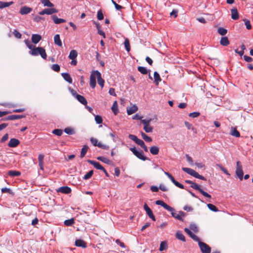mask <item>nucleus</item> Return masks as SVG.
<instances>
[{
  "label": "nucleus",
  "instance_id": "10",
  "mask_svg": "<svg viewBox=\"0 0 253 253\" xmlns=\"http://www.w3.org/2000/svg\"><path fill=\"white\" fill-rule=\"evenodd\" d=\"M144 209L146 211L148 216L151 218L153 221L156 220V218L155 216L154 215L152 210L149 208L148 205L146 204H145L144 205Z\"/></svg>",
  "mask_w": 253,
  "mask_h": 253
},
{
  "label": "nucleus",
  "instance_id": "4",
  "mask_svg": "<svg viewBox=\"0 0 253 253\" xmlns=\"http://www.w3.org/2000/svg\"><path fill=\"white\" fill-rule=\"evenodd\" d=\"M198 245L201 249L202 253H210L211 252V248L206 243L201 241L198 242Z\"/></svg>",
  "mask_w": 253,
  "mask_h": 253
},
{
  "label": "nucleus",
  "instance_id": "62",
  "mask_svg": "<svg viewBox=\"0 0 253 253\" xmlns=\"http://www.w3.org/2000/svg\"><path fill=\"white\" fill-rule=\"evenodd\" d=\"M112 3L114 4L115 8L117 10H120L122 8V6L118 4H117L114 0H111Z\"/></svg>",
  "mask_w": 253,
  "mask_h": 253
},
{
  "label": "nucleus",
  "instance_id": "54",
  "mask_svg": "<svg viewBox=\"0 0 253 253\" xmlns=\"http://www.w3.org/2000/svg\"><path fill=\"white\" fill-rule=\"evenodd\" d=\"M244 21L245 22V24L246 26V28L248 30H250L252 29V26L250 24V21L247 20V19H244Z\"/></svg>",
  "mask_w": 253,
  "mask_h": 253
},
{
  "label": "nucleus",
  "instance_id": "1",
  "mask_svg": "<svg viewBox=\"0 0 253 253\" xmlns=\"http://www.w3.org/2000/svg\"><path fill=\"white\" fill-rule=\"evenodd\" d=\"M185 182L187 183L190 184L191 185H190L191 187H192V188H193L195 190L199 191L205 197L209 198H211V196L210 194H209L208 193H207L206 192L200 188V186L199 185H198L197 183H196L191 180H186L185 181Z\"/></svg>",
  "mask_w": 253,
  "mask_h": 253
},
{
  "label": "nucleus",
  "instance_id": "50",
  "mask_svg": "<svg viewBox=\"0 0 253 253\" xmlns=\"http://www.w3.org/2000/svg\"><path fill=\"white\" fill-rule=\"evenodd\" d=\"M64 132L68 134H73L74 133V129L71 127H66L64 129Z\"/></svg>",
  "mask_w": 253,
  "mask_h": 253
},
{
  "label": "nucleus",
  "instance_id": "26",
  "mask_svg": "<svg viewBox=\"0 0 253 253\" xmlns=\"http://www.w3.org/2000/svg\"><path fill=\"white\" fill-rule=\"evenodd\" d=\"M230 134L231 135L235 136L236 137H239L240 136V133L237 130V129L236 127H231Z\"/></svg>",
  "mask_w": 253,
  "mask_h": 253
},
{
  "label": "nucleus",
  "instance_id": "60",
  "mask_svg": "<svg viewBox=\"0 0 253 253\" xmlns=\"http://www.w3.org/2000/svg\"><path fill=\"white\" fill-rule=\"evenodd\" d=\"M25 42L26 44V45L28 47L29 49L31 50L33 48V47H34V45L31 44L30 42L28 40H25Z\"/></svg>",
  "mask_w": 253,
  "mask_h": 253
},
{
  "label": "nucleus",
  "instance_id": "31",
  "mask_svg": "<svg viewBox=\"0 0 253 253\" xmlns=\"http://www.w3.org/2000/svg\"><path fill=\"white\" fill-rule=\"evenodd\" d=\"M8 174L12 177L18 176L21 174L20 172L16 170H10L8 172Z\"/></svg>",
  "mask_w": 253,
  "mask_h": 253
},
{
  "label": "nucleus",
  "instance_id": "22",
  "mask_svg": "<svg viewBox=\"0 0 253 253\" xmlns=\"http://www.w3.org/2000/svg\"><path fill=\"white\" fill-rule=\"evenodd\" d=\"M62 76L64 79L70 84L72 83V79L70 75L68 73H62Z\"/></svg>",
  "mask_w": 253,
  "mask_h": 253
},
{
  "label": "nucleus",
  "instance_id": "33",
  "mask_svg": "<svg viewBox=\"0 0 253 253\" xmlns=\"http://www.w3.org/2000/svg\"><path fill=\"white\" fill-rule=\"evenodd\" d=\"M176 237L179 240H181L183 242H185V238L184 236L180 231L176 232Z\"/></svg>",
  "mask_w": 253,
  "mask_h": 253
},
{
  "label": "nucleus",
  "instance_id": "6",
  "mask_svg": "<svg viewBox=\"0 0 253 253\" xmlns=\"http://www.w3.org/2000/svg\"><path fill=\"white\" fill-rule=\"evenodd\" d=\"M130 150L133 153V154L136 156L138 158L145 161L147 159L145 157H144L143 155V152L142 151H138L135 149V148H130Z\"/></svg>",
  "mask_w": 253,
  "mask_h": 253
},
{
  "label": "nucleus",
  "instance_id": "29",
  "mask_svg": "<svg viewBox=\"0 0 253 253\" xmlns=\"http://www.w3.org/2000/svg\"><path fill=\"white\" fill-rule=\"evenodd\" d=\"M97 159L98 160L102 161V162H103L105 164H111V161L110 160H109L108 159H107L104 157H102V156L98 157L97 158Z\"/></svg>",
  "mask_w": 253,
  "mask_h": 253
},
{
  "label": "nucleus",
  "instance_id": "53",
  "mask_svg": "<svg viewBox=\"0 0 253 253\" xmlns=\"http://www.w3.org/2000/svg\"><path fill=\"white\" fill-rule=\"evenodd\" d=\"M190 229L195 233L198 232V228L195 224H191L190 225Z\"/></svg>",
  "mask_w": 253,
  "mask_h": 253
},
{
  "label": "nucleus",
  "instance_id": "44",
  "mask_svg": "<svg viewBox=\"0 0 253 253\" xmlns=\"http://www.w3.org/2000/svg\"><path fill=\"white\" fill-rule=\"evenodd\" d=\"M207 206H208V208L212 211H213L215 212L218 211V210L217 209V208L214 205H213L211 204H208L207 205Z\"/></svg>",
  "mask_w": 253,
  "mask_h": 253
},
{
  "label": "nucleus",
  "instance_id": "39",
  "mask_svg": "<svg viewBox=\"0 0 253 253\" xmlns=\"http://www.w3.org/2000/svg\"><path fill=\"white\" fill-rule=\"evenodd\" d=\"M217 32L220 35L224 36L227 34V31L226 29H224V28L219 27L217 29Z\"/></svg>",
  "mask_w": 253,
  "mask_h": 253
},
{
  "label": "nucleus",
  "instance_id": "56",
  "mask_svg": "<svg viewBox=\"0 0 253 253\" xmlns=\"http://www.w3.org/2000/svg\"><path fill=\"white\" fill-rule=\"evenodd\" d=\"M13 34L16 38L20 39L21 38V34L16 30L13 31Z\"/></svg>",
  "mask_w": 253,
  "mask_h": 253
},
{
  "label": "nucleus",
  "instance_id": "61",
  "mask_svg": "<svg viewBox=\"0 0 253 253\" xmlns=\"http://www.w3.org/2000/svg\"><path fill=\"white\" fill-rule=\"evenodd\" d=\"M90 141L93 144V145L95 146H96L98 143V140L94 138H91Z\"/></svg>",
  "mask_w": 253,
  "mask_h": 253
},
{
  "label": "nucleus",
  "instance_id": "9",
  "mask_svg": "<svg viewBox=\"0 0 253 253\" xmlns=\"http://www.w3.org/2000/svg\"><path fill=\"white\" fill-rule=\"evenodd\" d=\"M94 74H95V75L96 76V78L97 79V83L98 84L100 85L101 88H103L104 86V81L101 78L100 73L98 71L96 70L94 71Z\"/></svg>",
  "mask_w": 253,
  "mask_h": 253
},
{
  "label": "nucleus",
  "instance_id": "8",
  "mask_svg": "<svg viewBox=\"0 0 253 253\" xmlns=\"http://www.w3.org/2000/svg\"><path fill=\"white\" fill-rule=\"evenodd\" d=\"M165 174L168 176V177L170 179V180L172 181V182L177 187L181 188V189H184V186L182 184L179 183L178 181H176L174 177L172 176L171 174L169 173L168 172H165Z\"/></svg>",
  "mask_w": 253,
  "mask_h": 253
},
{
  "label": "nucleus",
  "instance_id": "40",
  "mask_svg": "<svg viewBox=\"0 0 253 253\" xmlns=\"http://www.w3.org/2000/svg\"><path fill=\"white\" fill-rule=\"evenodd\" d=\"M124 45L125 48L127 52H129L130 50V46L129 44V41L128 39H126L124 42Z\"/></svg>",
  "mask_w": 253,
  "mask_h": 253
},
{
  "label": "nucleus",
  "instance_id": "51",
  "mask_svg": "<svg viewBox=\"0 0 253 253\" xmlns=\"http://www.w3.org/2000/svg\"><path fill=\"white\" fill-rule=\"evenodd\" d=\"M51 68L53 71H54L55 72H59L60 69L59 65L57 64H53L51 66Z\"/></svg>",
  "mask_w": 253,
  "mask_h": 253
},
{
  "label": "nucleus",
  "instance_id": "36",
  "mask_svg": "<svg viewBox=\"0 0 253 253\" xmlns=\"http://www.w3.org/2000/svg\"><path fill=\"white\" fill-rule=\"evenodd\" d=\"M154 78L155 82H156V84L158 85L159 83L161 81V79L159 74L157 72H155L154 73Z\"/></svg>",
  "mask_w": 253,
  "mask_h": 253
},
{
  "label": "nucleus",
  "instance_id": "64",
  "mask_svg": "<svg viewBox=\"0 0 253 253\" xmlns=\"http://www.w3.org/2000/svg\"><path fill=\"white\" fill-rule=\"evenodd\" d=\"M128 138L129 139H131L132 140L134 141L135 142L138 139V138L136 137V136L133 135V134H129L128 135Z\"/></svg>",
  "mask_w": 253,
  "mask_h": 253
},
{
  "label": "nucleus",
  "instance_id": "43",
  "mask_svg": "<svg viewBox=\"0 0 253 253\" xmlns=\"http://www.w3.org/2000/svg\"><path fill=\"white\" fill-rule=\"evenodd\" d=\"M41 51H40V54L42 57L44 59H46L47 58V55L45 52V49L41 47Z\"/></svg>",
  "mask_w": 253,
  "mask_h": 253
},
{
  "label": "nucleus",
  "instance_id": "21",
  "mask_svg": "<svg viewBox=\"0 0 253 253\" xmlns=\"http://www.w3.org/2000/svg\"><path fill=\"white\" fill-rule=\"evenodd\" d=\"M220 43L223 46H227L229 44L230 42L227 37H223L221 38Z\"/></svg>",
  "mask_w": 253,
  "mask_h": 253
},
{
  "label": "nucleus",
  "instance_id": "52",
  "mask_svg": "<svg viewBox=\"0 0 253 253\" xmlns=\"http://www.w3.org/2000/svg\"><path fill=\"white\" fill-rule=\"evenodd\" d=\"M53 133L57 135L61 136L63 133V131L61 129H55L52 131Z\"/></svg>",
  "mask_w": 253,
  "mask_h": 253
},
{
  "label": "nucleus",
  "instance_id": "11",
  "mask_svg": "<svg viewBox=\"0 0 253 253\" xmlns=\"http://www.w3.org/2000/svg\"><path fill=\"white\" fill-rule=\"evenodd\" d=\"M184 231L195 241L198 242L200 241L199 238L196 235L193 234L188 228H185L184 229Z\"/></svg>",
  "mask_w": 253,
  "mask_h": 253
},
{
  "label": "nucleus",
  "instance_id": "24",
  "mask_svg": "<svg viewBox=\"0 0 253 253\" xmlns=\"http://www.w3.org/2000/svg\"><path fill=\"white\" fill-rule=\"evenodd\" d=\"M75 245L77 247H81L83 248L86 247L85 242L84 241L81 239H78L76 241Z\"/></svg>",
  "mask_w": 253,
  "mask_h": 253
},
{
  "label": "nucleus",
  "instance_id": "34",
  "mask_svg": "<svg viewBox=\"0 0 253 253\" xmlns=\"http://www.w3.org/2000/svg\"><path fill=\"white\" fill-rule=\"evenodd\" d=\"M87 150H88V146L85 145H84L83 146V148L82 149V150L81 152L80 157L81 158H83L85 156V155L86 154V153L87 151Z\"/></svg>",
  "mask_w": 253,
  "mask_h": 253
},
{
  "label": "nucleus",
  "instance_id": "48",
  "mask_svg": "<svg viewBox=\"0 0 253 253\" xmlns=\"http://www.w3.org/2000/svg\"><path fill=\"white\" fill-rule=\"evenodd\" d=\"M11 120H17V119H20L23 118H24L25 116L23 115H11Z\"/></svg>",
  "mask_w": 253,
  "mask_h": 253
},
{
  "label": "nucleus",
  "instance_id": "63",
  "mask_svg": "<svg viewBox=\"0 0 253 253\" xmlns=\"http://www.w3.org/2000/svg\"><path fill=\"white\" fill-rule=\"evenodd\" d=\"M116 243L118 244H119L122 248H125L126 246L125 245L124 243L121 242V241L119 239H117L116 240Z\"/></svg>",
  "mask_w": 253,
  "mask_h": 253
},
{
  "label": "nucleus",
  "instance_id": "19",
  "mask_svg": "<svg viewBox=\"0 0 253 253\" xmlns=\"http://www.w3.org/2000/svg\"><path fill=\"white\" fill-rule=\"evenodd\" d=\"M40 49L41 47H36L35 46H34V47H33L29 51V53L33 56H37L40 54V51H41Z\"/></svg>",
  "mask_w": 253,
  "mask_h": 253
},
{
  "label": "nucleus",
  "instance_id": "18",
  "mask_svg": "<svg viewBox=\"0 0 253 253\" xmlns=\"http://www.w3.org/2000/svg\"><path fill=\"white\" fill-rule=\"evenodd\" d=\"M42 39V37L39 34H33L32 36V42L35 44L38 43Z\"/></svg>",
  "mask_w": 253,
  "mask_h": 253
},
{
  "label": "nucleus",
  "instance_id": "12",
  "mask_svg": "<svg viewBox=\"0 0 253 253\" xmlns=\"http://www.w3.org/2000/svg\"><path fill=\"white\" fill-rule=\"evenodd\" d=\"M156 204L157 205H160L168 211H172V208L166 204L164 201L162 200H157L156 201Z\"/></svg>",
  "mask_w": 253,
  "mask_h": 253
},
{
  "label": "nucleus",
  "instance_id": "28",
  "mask_svg": "<svg viewBox=\"0 0 253 253\" xmlns=\"http://www.w3.org/2000/svg\"><path fill=\"white\" fill-rule=\"evenodd\" d=\"M54 43L59 46H62V43L60 39V36L58 34L56 35L54 37Z\"/></svg>",
  "mask_w": 253,
  "mask_h": 253
},
{
  "label": "nucleus",
  "instance_id": "20",
  "mask_svg": "<svg viewBox=\"0 0 253 253\" xmlns=\"http://www.w3.org/2000/svg\"><path fill=\"white\" fill-rule=\"evenodd\" d=\"M137 110V107L135 105H133V106L127 108V113L128 115H130L135 113Z\"/></svg>",
  "mask_w": 253,
  "mask_h": 253
},
{
  "label": "nucleus",
  "instance_id": "45",
  "mask_svg": "<svg viewBox=\"0 0 253 253\" xmlns=\"http://www.w3.org/2000/svg\"><path fill=\"white\" fill-rule=\"evenodd\" d=\"M138 70L142 74L145 75L147 73V70L145 67L139 66Z\"/></svg>",
  "mask_w": 253,
  "mask_h": 253
},
{
  "label": "nucleus",
  "instance_id": "38",
  "mask_svg": "<svg viewBox=\"0 0 253 253\" xmlns=\"http://www.w3.org/2000/svg\"><path fill=\"white\" fill-rule=\"evenodd\" d=\"M13 3L12 1L6 2L0 1V8H3L11 5Z\"/></svg>",
  "mask_w": 253,
  "mask_h": 253
},
{
  "label": "nucleus",
  "instance_id": "7",
  "mask_svg": "<svg viewBox=\"0 0 253 253\" xmlns=\"http://www.w3.org/2000/svg\"><path fill=\"white\" fill-rule=\"evenodd\" d=\"M58 12L57 10L54 8H46L39 12L40 15H51Z\"/></svg>",
  "mask_w": 253,
  "mask_h": 253
},
{
  "label": "nucleus",
  "instance_id": "30",
  "mask_svg": "<svg viewBox=\"0 0 253 253\" xmlns=\"http://www.w3.org/2000/svg\"><path fill=\"white\" fill-rule=\"evenodd\" d=\"M77 55V52L75 50H72L70 52L69 58L72 60L75 59Z\"/></svg>",
  "mask_w": 253,
  "mask_h": 253
},
{
  "label": "nucleus",
  "instance_id": "2",
  "mask_svg": "<svg viewBox=\"0 0 253 253\" xmlns=\"http://www.w3.org/2000/svg\"><path fill=\"white\" fill-rule=\"evenodd\" d=\"M182 170L190 175L195 177V178H199L203 180H206V178L204 176L199 174L197 172L191 169L182 168Z\"/></svg>",
  "mask_w": 253,
  "mask_h": 253
},
{
  "label": "nucleus",
  "instance_id": "47",
  "mask_svg": "<svg viewBox=\"0 0 253 253\" xmlns=\"http://www.w3.org/2000/svg\"><path fill=\"white\" fill-rule=\"evenodd\" d=\"M224 173L228 175H230V173L228 172L227 170L224 168L220 164H217L216 165Z\"/></svg>",
  "mask_w": 253,
  "mask_h": 253
},
{
  "label": "nucleus",
  "instance_id": "23",
  "mask_svg": "<svg viewBox=\"0 0 253 253\" xmlns=\"http://www.w3.org/2000/svg\"><path fill=\"white\" fill-rule=\"evenodd\" d=\"M170 211L171 215L175 218H176L179 220H180V221L183 220V218L179 216V213H177L175 212V210L173 208H172V211Z\"/></svg>",
  "mask_w": 253,
  "mask_h": 253
},
{
  "label": "nucleus",
  "instance_id": "37",
  "mask_svg": "<svg viewBox=\"0 0 253 253\" xmlns=\"http://www.w3.org/2000/svg\"><path fill=\"white\" fill-rule=\"evenodd\" d=\"M141 136L142 137V138L146 142H150L152 141V138L148 136V135H147L145 133H144L143 132H141Z\"/></svg>",
  "mask_w": 253,
  "mask_h": 253
},
{
  "label": "nucleus",
  "instance_id": "35",
  "mask_svg": "<svg viewBox=\"0 0 253 253\" xmlns=\"http://www.w3.org/2000/svg\"><path fill=\"white\" fill-rule=\"evenodd\" d=\"M42 3L44 6L49 7H52L54 6V4L51 3L49 0H42Z\"/></svg>",
  "mask_w": 253,
  "mask_h": 253
},
{
  "label": "nucleus",
  "instance_id": "57",
  "mask_svg": "<svg viewBox=\"0 0 253 253\" xmlns=\"http://www.w3.org/2000/svg\"><path fill=\"white\" fill-rule=\"evenodd\" d=\"M200 114L199 112H195L190 113L189 116V117L194 118L198 117V116H200Z\"/></svg>",
  "mask_w": 253,
  "mask_h": 253
},
{
  "label": "nucleus",
  "instance_id": "15",
  "mask_svg": "<svg viewBox=\"0 0 253 253\" xmlns=\"http://www.w3.org/2000/svg\"><path fill=\"white\" fill-rule=\"evenodd\" d=\"M87 162L92 165L96 169L103 170L104 169L98 162L92 160H87Z\"/></svg>",
  "mask_w": 253,
  "mask_h": 253
},
{
  "label": "nucleus",
  "instance_id": "13",
  "mask_svg": "<svg viewBox=\"0 0 253 253\" xmlns=\"http://www.w3.org/2000/svg\"><path fill=\"white\" fill-rule=\"evenodd\" d=\"M96 76L95 74H94L93 71L90 76V85L92 88H94L96 86Z\"/></svg>",
  "mask_w": 253,
  "mask_h": 253
},
{
  "label": "nucleus",
  "instance_id": "16",
  "mask_svg": "<svg viewBox=\"0 0 253 253\" xmlns=\"http://www.w3.org/2000/svg\"><path fill=\"white\" fill-rule=\"evenodd\" d=\"M32 10V9L30 7H27V6H23L22 7L20 10V13L21 15H25L28 14L29 13H30Z\"/></svg>",
  "mask_w": 253,
  "mask_h": 253
},
{
  "label": "nucleus",
  "instance_id": "32",
  "mask_svg": "<svg viewBox=\"0 0 253 253\" xmlns=\"http://www.w3.org/2000/svg\"><path fill=\"white\" fill-rule=\"evenodd\" d=\"M111 109L115 115H117L118 113V103L116 101H115L112 106Z\"/></svg>",
  "mask_w": 253,
  "mask_h": 253
},
{
  "label": "nucleus",
  "instance_id": "5",
  "mask_svg": "<svg viewBox=\"0 0 253 253\" xmlns=\"http://www.w3.org/2000/svg\"><path fill=\"white\" fill-rule=\"evenodd\" d=\"M236 165V174L239 179L242 180L243 179L244 174L243 171L242 170V166L239 161L237 162Z\"/></svg>",
  "mask_w": 253,
  "mask_h": 253
},
{
  "label": "nucleus",
  "instance_id": "25",
  "mask_svg": "<svg viewBox=\"0 0 253 253\" xmlns=\"http://www.w3.org/2000/svg\"><path fill=\"white\" fill-rule=\"evenodd\" d=\"M150 152L152 155H157L159 152V148L157 146H153L150 147Z\"/></svg>",
  "mask_w": 253,
  "mask_h": 253
},
{
  "label": "nucleus",
  "instance_id": "49",
  "mask_svg": "<svg viewBox=\"0 0 253 253\" xmlns=\"http://www.w3.org/2000/svg\"><path fill=\"white\" fill-rule=\"evenodd\" d=\"M93 173V171L91 170L89 171L84 177V179H88L90 178Z\"/></svg>",
  "mask_w": 253,
  "mask_h": 253
},
{
  "label": "nucleus",
  "instance_id": "55",
  "mask_svg": "<svg viewBox=\"0 0 253 253\" xmlns=\"http://www.w3.org/2000/svg\"><path fill=\"white\" fill-rule=\"evenodd\" d=\"M95 120L96 123L99 124L102 123V119L100 116L96 115L95 117Z\"/></svg>",
  "mask_w": 253,
  "mask_h": 253
},
{
  "label": "nucleus",
  "instance_id": "59",
  "mask_svg": "<svg viewBox=\"0 0 253 253\" xmlns=\"http://www.w3.org/2000/svg\"><path fill=\"white\" fill-rule=\"evenodd\" d=\"M231 16H238V10L236 8L231 9Z\"/></svg>",
  "mask_w": 253,
  "mask_h": 253
},
{
  "label": "nucleus",
  "instance_id": "27",
  "mask_svg": "<svg viewBox=\"0 0 253 253\" xmlns=\"http://www.w3.org/2000/svg\"><path fill=\"white\" fill-rule=\"evenodd\" d=\"M76 98L83 105H86L87 103V101L83 96L81 95H77Z\"/></svg>",
  "mask_w": 253,
  "mask_h": 253
},
{
  "label": "nucleus",
  "instance_id": "42",
  "mask_svg": "<svg viewBox=\"0 0 253 253\" xmlns=\"http://www.w3.org/2000/svg\"><path fill=\"white\" fill-rule=\"evenodd\" d=\"M53 20L55 24H60L66 21L64 19L58 18L57 17H53Z\"/></svg>",
  "mask_w": 253,
  "mask_h": 253
},
{
  "label": "nucleus",
  "instance_id": "14",
  "mask_svg": "<svg viewBox=\"0 0 253 253\" xmlns=\"http://www.w3.org/2000/svg\"><path fill=\"white\" fill-rule=\"evenodd\" d=\"M20 143V141L19 140L15 139V138H11L9 143H8V146L10 147H15L17 146H18Z\"/></svg>",
  "mask_w": 253,
  "mask_h": 253
},
{
  "label": "nucleus",
  "instance_id": "46",
  "mask_svg": "<svg viewBox=\"0 0 253 253\" xmlns=\"http://www.w3.org/2000/svg\"><path fill=\"white\" fill-rule=\"evenodd\" d=\"M74 220L73 218H71L70 219L66 220L64 221V224L66 226H71L74 223Z\"/></svg>",
  "mask_w": 253,
  "mask_h": 253
},
{
  "label": "nucleus",
  "instance_id": "58",
  "mask_svg": "<svg viewBox=\"0 0 253 253\" xmlns=\"http://www.w3.org/2000/svg\"><path fill=\"white\" fill-rule=\"evenodd\" d=\"M1 192L2 193H8L9 194H12L13 192L12 191L7 188H3L1 189Z\"/></svg>",
  "mask_w": 253,
  "mask_h": 253
},
{
  "label": "nucleus",
  "instance_id": "17",
  "mask_svg": "<svg viewBox=\"0 0 253 253\" xmlns=\"http://www.w3.org/2000/svg\"><path fill=\"white\" fill-rule=\"evenodd\" d=\"M57 192H61L65 194H69L71 192V189L70 188L67 186H63L60 187L58 190Z\"/></svg>",
  "mask_w": 253,
  "mask_h": 253
},
{
  "label": "nucleus",
  "instance_id": "41",
  "mask_svg": "<svg viewBox=\"0 0 253 253\" xmlns=\"http://www.w3.org/2000/svg\"><path fill=\"white\" fill-rule=\"evenodd\" d=\"M167 249V243L165 241L162 242L159 248L160 251H163Z\"/></svg>",
  "mask_w": 253,
  "mask_h": 253
},
{
  "label": "nucleus",
  "instance_id": "3",
  "mask_svg": "<svg viewBox=\"0 0 253 253\" xmlns=\"http://www.w3.org/2000/svg\"><path fill=\"white\" fill-rule=\"evenodd\" d=\"M152 119L142 120L141 122L144 125L143 128L146 132L149 133L152 132L153 128L150 125V123L152 121Z\"/></svg>",
  "mask_w": 253,
  "mask_h": 253
}]
</instances>
